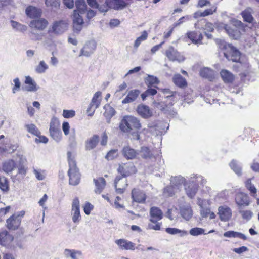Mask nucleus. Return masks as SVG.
Segmentation results:
<instances>
[{
    "mask_svg": "<svg viewBox=\"0 0 259 259\" xmlns=\"http://www.w3.org/2000/svg\"><path fill=\"white\" fill-rule=\"evenodd\" d=\"M140 92L138 90H132L128 92L126 97L122 101L123 104L135 101L139 96Z\"/></svg>",
    "mask_w": 259,
    "mask_h": 259,
    "instance_id": "bb28decb",
    "label": "nucleus"
},
{
    "mask_svg": "<svg viewBox=\"0 0 259 259\" xmlns=\"http://www.w3.org/2000/svg\"><path fill=\"white\" fill-rule=\"evenodd\" d=\"M26 169L24 167L21 166L20 167H18V173L16 176H14V177H13V176L11 175L12 178L13 179H16L18 180H21L22 178H23V177L26 175Z\"/></svg>",
    "mask_w": 259,
    "mask_h": 259,
    "instance_id": "6e6d98bb",
    "label": "nucleus"
},
{
    "mask_svg": "<svg viewBox=\"0 0 259 259\" xmlns=\"http://www.w3.org/2000/svg\"><path fill=\"white\" fill-rule=\"evenodd\" d=\"M75 115V111L73 110H63V116L66 118H69L74 117Z\"/></svg>",
    "mask_w": 259,
    "mask_h": 259,
    "instance_id": "e2e57ef3",
    "label": "nucleus"
},
{
    "mask_svg": "<svg viewBox=\"0 0 259 259\" xmlns=\"http://www.w3.org/2000/svg\"><path fill=\"white\" fill-rule=\"evenodd\" d=\"M105 4L109 8L115 10L122 9L126 6L124 0H106Z\"/></svg>",
    "mask_w": 259,
    "mask_h": 259,
    "instance_id": "aec40b11",
    "label": "nucleus"
},
{
    "mask_svg": "<svg viewBox=\"0 0 259 259\" xmlns=\"http://www.w3.org/2000/svg\"><path fill=\"white\" fill-rule=\"evenodd\" d=\"M13 240V237L8 234L7 231L0 233V245H6L10 243Z\"/></svg>",
    "mask_w": 259,
    "mask_h": 259,
    "instance_id": "7c9ffc66",
    "label": "nucleus"
},
{
    "mask_svg": "<svg viewBox=\"0 0 259 259\" xmlns=\"http://www.w3.org/2000/svg\"><path fill=\"white\" fill-rule=\"evenodd\" d=\"M220 74L222 79L226 83L232 82L234 79V75L227 70H222Z\"/></svg>",
    "mask_w": 259,
    "mask_h": 259,
    "instance_id": "c9c22d12",
    "label": "nucleus"
},
{
    "mask_svg": "<svg viewBox=\"0 0 259 259\" xmlns=\"http://www.w3.org/2000/svg\"><path fill=\"white\" fill-rule=\"evenodd\" d=\"M94 208V206L92 204H91L89 202H86L84 207H83V210L84 213L87 215H89L90 214L91 211L93 210Z\"/></svg>",
    "mask_w": 259,
    "mask_h": 259,
    "instance_id": "774afa93",
    "label": "nucleus"
},
{
    "mask_svg": "<svg viewBox=\"0 0 259 259\" xmlns=\"http://www.w3.org/2000/svg\"><path fill=\"white\" fill-rule=\"evenodd\" d=\"M64 254L67 258H71V259H78L81 256L80 251L73 249H66L64 250Z\"/></svg>",
    "mask_w": 259,
    "mask_h": 259,
    "instance_id": "f704fd0d",
    "label": "nucleus"
},
{
    "mask_svg": "<svg viewBox=\"0 0 259 259\" xmlns=\"http://www.w3.org/2000/svg\"><path fill=\"white\" fill-rule=\"evenodd\" d=\"M138 153L142 158L145 159H151L154 157L153 153L147 147H142Z\"/></svg>",
    "mask_w": 259,
    "mask_h": 259,
    "instance_id": "473e14b6",
    "label": "nucleus"
},
{
    "mask_svg": "<svg viewBox=\"0 0 259 259\" xmlns=\"http://www.w3.org/2000/svg\"><path fill=\"white\" fill-rule=\"evenodd\" d=\"M145 82L146 84L149 86H152L155 84H157L159 82L158 79L157 77L148 75L147 78L145 79Z\"/></svg>",
    "mask_w": 259,
    "mask_h": 259,
    "instance_id": "603ef678",
    "label": "nucleus"
},
{
    "mask_svg": "<svg viewBox=\"0 0 259 259\" xmlns=\"http://www.w3.org/2000/svg\"><path fill=\"white\" fill-rule=\"evenodd\" d=\"M116 192L122 194L124 192L127 186V180L123 177H117L114 181Z\"/></svg>",
    "mask_w": 259,
    "mask_h": 259,
    "instance_id": "ddd939ff",
    "label": "nucleus"
},
{
    "mask_svg": "<svg viewBox=\"0 0 259 259\" xmlns=\"http://www.w3.org/2000/svg\"><path fill=\"white\" fill-rule=\"evenodd\" d=\"M235 202L239 207L248 206L250 204V200L249 196L247 194L240 192L236 195Z\"/></svg>",
    "mask_w": 259,
    "mask_h": 259,
    "instance_id": "9b49d317",
    "label": "nucleus"
},
{
    "mask_svg": "<svg viewBox=\"0 0 259 259\" xmlns=\"http://www.w3.org/2000/svg\"><path fill=\"white\" fill-rule=\"evenodd\" d=\"M68 27V24L66 20L55 21L50 27L48 31L50 33L60 35L66 31Z\"/></svg>",
    "mask_w": 259,
    "mask_h": 259,
    "instance_id": "423d86ee",
    "label": "nucleus"
},
{
    "mask_svg": "<svg viewBox=\"0 0 259 259\" xmlns=\"http://www.w3.org/2000/svg\"><path fill=\"white\" fill-rule=\"evenodd\" d=\"M214 71L208 67L203 68L200 71L201 76L208 78L209 80H211L214 78Z\"/></svg>",
    "mask_w": 259,
    "mask_h": 259,
    "instance_id": "72a5a7b5",
    "label": "nucleus"
},
{
    "mask_svg": "<svg viewBox=\"0 0 259 259\" xmlns=\"http://www.w3.org/2000/svg\"><path fill=\"white\" fill-rule=\"evenodd\" d=\"M21 221L20 218L13 217V215H12L7 220V226L9 229L15 230L19 226Z\"/></svg>",
    "mask_w": 259,
    "mask_h": 259,
    "instance_id": "c85d7f7f",
    "label": "nucleus"
},
{
    "mask_svg": "<svg viewBox=\"0 0 259 259\" xmlns=\"http://www.w3.org/2000/svg\"><path fill=\"white\" fill-rule=\"evenodd\" d=\"M102 100V93L98 91L94 95L92 101L87 109V113L89 116L93 115L96 109L99 107Z\"/></svg>",
    "mask_w": 259,
    "mask_h": 259,
    "instance_id": "0eeeda50",
    "label": "nucleus"
},
{
    "mask_svg": "<svg viewBox=\"0 0 259 259\" xmlns=\"http://www.w3.org/2000/svg\"><path fill=\"white\" fill-rule=\"evenodd\" d=\"M127 88V84L125 82H123L120 85H119L116 92H115V96L116 97H118L120 95V92L124 90H125Z\"/></svg>",
    "mask_w": 259,
    "mask_h": 259,
    "instance_id": "338daca9",
    "label": "nucleus"
},
{
    "mask_svg": "<svg viewBox=\"0 0 259 259\" xmlns=\"http://www.w3.org/2000/svg\"><path fill=\"white\" fill-rule=\"evenodd\" d=\"M186 35L194 44L198 45L202 44L203 36L201 33L196 31H189L187 33Z\"/></svg>",
    "mask_w": 259,
    "mask_h": 259,
    "instance_id": "412c9836",
    "label": "nucleus"
},
{
    "mask_svg": "<svg viewBox=\"0 0 259 259\" xmlns=\"http://www.w3.org/2000/svg\"><path fill=\"white\" fill-rule=\"evenodd\" d=\"M137 112L139 115L144 118H148L152 116L153 113L150 108L145 105H140L137 107Z\"/></svg>",
    "mask_w": 259,
    "mask_h": 259,
    "instance_id": "4be33fe9",
    "label": "nucleus"
},
{
    "mask_svg": "<svg viewBox=\"0 0 259 259\" xmlns=\"http://www.w3.org/2000/svg\"><path fill=\"white\" fill-rule=\"evenodd\" d=\"M197 204L200 207V208L201 209V208L208 207L210 205V201L209 200L198 198V201H197Z\"/></svg>",
    "mask_w": 259,
    "mask_h": 259,
    "instance_id": "052dcab7",
    "label": "nucleus"
},
{
    "mask_svg": "<svg viewBox=\"0 0 259 259\" xmlns=\"http://www.w3.org/2000/svg\"><path fill=\"white\" fill-rule=\"evenodd\" d=\"M11 23L13 29L17 31L24 32L27 30V26L18 22L11 20Z\"/></svg>",
    "mask_w": 259,
    "mask_h": 259,
    "instance_id": "de8ad7c7",
    "label": "nucleus"
},
{
    "mask_svg": "<svg viewBox=\"0 0 259 259\" xmlns=\"http://www.w3.org/2000/svg\"><path fill=\"white\" fill-rule=\"evenodd\" d=\"M80 14L77 12V10H74L72 15L73 28L74 30L78 32L81 30L83 24V20Z\"/></svg>",
    "mask_w": 259,
    "mask_h": 259,
    "instance_id": "4468645a",
    "label": "nucleus"
},
{
    "mask_svg": "<svg viewBox=\"0 0 259 259\" xmlns=\"http://www.w3.org/2000/svg\"><path fill=\"white\" fill-rule=\"evenodd\" d=\"M223 27L231 38L234 39H238L240 38L241 33L236 27L232 28L227 24H224Z\"/></svg>",
    "mask_w": 259,
    "mask_h": 259,
    "instance_id": "5701e85b",
    "label": "nucleus"
},
{
    "mask_svg": "<svg viewBox=\"0 0 259 259\" xmlns=\"http://www.w3.org/2000/svg\"><path fill=\"white\" fill-rule=\"evenodd\" d=\"M122 154L126 159H133L137 158L139 153L129 146H124L122 150Z\"/></svg>",
    "mask_w": 259,
    "mask_h": 259,
    "instance_id": "f3484780",
    "label": "nucleus"
},
{
    "mask_svg": "<svg viewBox=\"0 0 259 259\" xmlns=\"http://www.w3.org/2000/svg\"><path fill=\"white\" fill-rule=\"evenodd\" d=\"M185 189L187 196L190 198H193L196 195L198 190V186L195 183L193 177H191L189 183L185 185Z\"/></svg>",
    "mask_w": 259,
    "mask_h": 259,
    "instance_id": "9d476101",
    "label": "nucleus"
},
{
    "mask_svg": "<svg viewBox=\"0 0 259 259\" xmlns=\"http://www.w3.org/2000/svg\"><path fill=\"white\" fill-rule=\"evenodd\" d=\"M45 4L47 6L58 8L60 6L59 0H46Z\"/></svg>",
    "mask_w": 259,
    "mask_h": 259,
    "instance_id": "680f3d73",
    "label": "nucleus"
},
{
    "mask_svg": "<svg viewBox=\"0 0 259 259\" xmlns=\"http://www.w3.org/2000/svg\"><path fill=\"white\" fill-rule=\"evenodd\" d=\"M41 10L33 7V28L39 30L45 29L48 25V21L40 17Z\"/></svg>",
    "mask_w": 259,
    "mask_h": 259,
    "instance_id": "20e7f679",
    "label": "nucleus"
},
{
    "mask_svg": "<svg viewBox=\"0 0 259 259\" xmlns=\"http://www.w3.org/2000/svg\"><path fill=\"white\" fill-rule=\"evenodd\" d=\"M218 215L221 221L227 222L232 218V211L228 206H221L218 208Z\"/></svg>",
    "mask_w": 259,
    "mask_h": 259,
    "instance_id": "1a4fd4ad",
    "label": "nucleus"
},
{
    "mask_svg": "<svg viewBox=\"0 0 259 259\" xmlns=\"http://www.w3.org/2000/svg\"><path fill=\"white\" fill-rule=\"evenodd\" d=\"M104 109H105L104 115L106 117L107 122L109 123L111 118L114 115L115 113V111L113 107H112L108 104L105 105L104 106Z\"/></svg>",
    "mask_w": 259,
    "mask_h": 259,
    "instance_id": "e433bc0d",
    "label": "nucleus"
},
{
    "mask_svg": "<svg viewBox=\"0 0 259 259\" xmlns=\"http://www.w3.org/2000/svg\"><path fill=\"white\" fill-rule=\"evenodd\" d=\"M37 131L35 130L34 126L33 125V134L37 136L35 138V141L36 143H47L48 142V139L45 136L37 135Z\"/></svg>",
    "mask_w": 259,
    "mask_h": 259,
    "instance_id": "13d9d810",
    "label": "nucleus"
},
{
    "mask_svg": "<svg viewBox=\"0 0 259 259\" xmlns=\"http://www.w3.org/2000/svg\"><path fill=\"white\" fill-rule=\"evenodd\" d=\"M0 189L4 192H6L9 190L8 180L4 177L0 178Z\"/></svg>",
    "mask_w": 259,
    "mask_h": 259,
    "instance_id": "4d7b16f0",
    "label": "nucleus"
},
{
    "mask_svg": "<svg viewBox=\"0 0 259 259\" xmlns=\"http://www.w3.org/2000/svg\"><path fill=\"white\" fill-rule=\"evenodd\" d=\"M99 141V137L96 135L89 138L85 142V147L87 150L94 149Z\"/></svg>",
    "mask_w": 259,
    "mask_h": 259,
    "instance_id": "2f4dec72",
    "label": "nucleus"
},
{
    "mask_svg": "<svg viewBox=\"0 0 259 259\" xmlns=\"http://www.w3.org/2000/svg\"><path fill=\"white\" fill-rule=\"evenodd\" d=\"M93 181L96 186L94 190L95 193L99 194L103 191L106 186V181L103 178L94 179Z\"/></svg>",
    "mask_w": 259,
    "mask_h": 259,
    "instance_id": "cd10ccee",
    "label": "nucleus"
},
{
    "mask_svg": "<svg viewBox=\"0 0 259 259\" xmlns=\"http://www.w3.org/2000/svg\"><path fill=\"white\" fill-rule=\"evenodd\" d=\"M185 179L182 176H177L173 177L171 180V185L166 187L164 189V194L167 196H172L174 192H169V189H173L175 188L177 190H180L182 188V185L185 183Z\"/></svg>",
    "mask_w": 259,
    "mask_h": 259,
    "instance_id": "39448f33",
    "label": "nucleus"
},
{
    "mask_svg": "<svg viewBox=\"0 0 259 259\" xmlns=\"http://www.w3.org/2000/svg\"><path fill=\"white\" fill-rule=\"evenodd\" d=\"M72 220L74 223L79 222L81 219L80 212V203L78 198H75L73 200L71 207Z\"/></svg>",
    "mask_w": 259,
    "mask_h": 259,
    "instance_id": "6e6552de",
    "label": "nucleus"
},
{
    "mask_svg": "<svg viewBox=\"0 0 259 259\" xmlns=\"http://www.w3.org/2000/svg\"><path fill=\"white\" fill-rule=\"evenodd\" d=\"M148 37V33L146 31H144L142 32L140 36L138 37L135 41L134 47L137 49L140 45L141 42L147 39Z\"/></svg>",
    "mask_w": 259,
    "mask_h": 259,
    "instance_id": "09e8293b",
    "label": "nucleus"
},
{
    "mask_svg": "<svg viewBox=\"0 0 259 259\" xmlns=\"http://www.w3.org/2000/svg\"><path fill=\"white\" fill-rule=\"evenodd\" d=\"M96 48V44L95 41H91L87 42L84 47L82 49L80 52L79 56H85L86 57L89 56L95 51Z\"/></svg>",
    "mask_w": 259,
    "mask_h": 259,
    "instance_id": "6ab92c4d",
    "label": "nucleus"
},
{
    "mask_svg": "<svg viewBox=\"0 0 259 259\" xmlns=\"http://www.w3.org/2000/svg\"><path fill=\"white\" fill-rule=\"evenodd\" d=\"M75 6L76 9L80 14L84 13L87 9V5L84 0H76Z\"/></svg>",
    "mask_w": 259,
    "mask_h": 259,
    "instance_id": "a18cd8bd",
    "label": "nucleus"
},
{
    "mask_svg": "<svg viewBox=\"0 0 259 259\" xmlns=\"http://www.w3.org/2000/svg\"><path fill=\"white\" fill-rule=\"evenodd\" d=\"M118 171L122 175V177L125 178V177L135 173L136 172V168L132 164L130 165L124 164L119 165Z\"/></svg>",
    "mask_w": 259,
    "mask_h": 259,
    "instance_id": "a211bd4d",
    "label": "nucleus"
},
{
    "mask_svg": "<svg viewBox=\"0 0 259 259\" xmlns=\"http://www.w3.org/2000/svg\"><path fill=\"white\" fill-rule=\"evenodd\" d=\"M165 55L170 61L182 62L184 58L174 47H169L165 51Z\"/></svg>",
    "mask_w": 259,
    "mask_h": 259,
    "instance_id": "f8f14e48",
    "label": "nucleus"
},
{
    "mask_svg": "<svg viewBox=\"0 0 259 259\" xmlns=\"http://www.w3.org/2000/svg\"><path fill=\"white\" fill-rule=\"evenodd\" d=\"M252 10L250 8H247L242 12V16L246 22L251 23L253 20L251 15Z\"/></svg>",
    "mask_w": 259,
    "mask_h": 259,
    "instance_id": "a19ab883",
    "label": "nucleus"
},
{
    "mask_svg": "<svg viewBox=\"0 0 259 259\" xmlns=\"http://www.w3.org/2000/svg\"><path fill=\"white\" fill-rule=\"evenodd\" d=\"M59 129L60 128L58 119L55 117H52L50 123L49 132Z\"/></svg>",
    "mask_w": 259,
    "mask_h": 259,
    "instance_id": "8fccbe9b",
    "label": "nucleus"
},
{
    "mask_svg": "<svg viewBox=\"0 0 259 259\" xmlns=\"http://www.w3.org/2000/svg\"><path fill=\"white\" fill-rule=\"evenodd\" d=\"M175 101V95L174 94H172L170 95H167L165 98V100L164 101L160 103L154 102V104L155 107L162 110H164L165 107L171 106L173 105L174 102Z\"/></svg>",
    "mask_w": 259,
    "mask_h": 259,
    "instance_id": "2eb2a0df",
    "label": "nucleus"
},
{
    "mask_svg": "<svg viewBox=\"0 0 259 259\" xmlns=\"http://www.w3.org/2000/svg\"><path fill=\"white\" fill-rule=\"evenodd\" d=\"M48 69L49 66L48 64L44 61H41L36 66L35 70L37 73L42 74L45 73Z\"/></svg>",
    "mask_w": 259,
    "mask_h": 259,
    "instance_id": "79ce46f5",
    "label": "nucleus"
},
{
    "mask_svg": "<svg viewBox=\"0 0 259 259\" xmlns=\"http://www.w3.org/2000/svg\"><path fill=\"white\" fill-rule=\"evenodd\" d=\"M16 168V164L13 160H8L4 162L2 166L3 170L8 174L12 173Z\"/></svg>",
    "mask_w": 259,
    "mask_h": 259,
    "instance_id": "c756f323",
    "label": "nucleus"
},
{
    "mask_svg": "<svg viewBox=\"0 0 259 259\" xmlns=\"http://www.w3.org/2000/svg\"><path fill=\"white\" fill-rule=\"evenodd\" d=\"M115 243L122 250H134L136 248L134 243L124 239H117L115 241Z\"/></svg>",
    "mask_w": 259,
    "mask_h": 259,
    "instance_id": "dca6fc26",
    "label": "nucleus"
},
{
    "mask_svg": "<svg viewBox=\"0 0 259 259\" xmlns=\"http://www.w3.org/2000/svg\"><path fill=\"white\" fill-rule=\"evenodd\" d=\"M33 174L38 180L42 181L45 179L47 172L45 169L37 168L33 169Z\"/></svg>",
    "mask_w": 259,
    "mask_h": 259,
    "instance_id": "c03bdc74",
    "label": "nucleus"
},
{
    "mask_svg": "<svg viewBox=\"0 0 259 259\" xmlns=\"http://www.w3.org/2000/svg\"><path fill=\"white\" fill-rule=\"evenodd\" d=\"M67 158L69 167L68 171L69 184L72 185H77L80 182V175L76 166L74 155L71 152H68Z\"/></svg>",
    "mask_w": 259,
    "mask_h": 259,
    "instance_id": "f03ea898",
    "label": "nucleus"
},
{
    "mask_svg": "<svg viewBox=\"0 0 259 259\" xmlns=\"http://www.w3.org/2000/svg\"><path fill=\"white\" fill-rule=\"evenodd\" d=\"M22 90L23 91H32V78L30 76H26L24 83L22 86Z\"/></svg>",
    "mask_w": 259,
    "mask_h": 259,
    "instance_id": "ea45409f",
    "label": "nucleus"
},
{
    "mask_svg": "<svg viewBox=\"0 0 259 259\" xmlns=\"http://www.w3.org/2000/svg\"><path fill=\"white\" fill-rule=\"evenodd\" d=\"M141 127L139 120L133 116H125L119 124L120 130L125 133L131 134L132 138L138 140L140 134L138 130Z\"/></svg>",
    "mask_w": 259,
    "mask_h": 259,
    "instance_id": "f257e3e1",
    "label": "nucleus"
},
{
    "mask_svg": "<svg viewBox=\"0 0 259 259\" xmlns=\"http://www.w3.org/2000/svg\"><path fill=\"white\" fill-rule=\"evenodd\" d=\"M245 186L247 189L250 191L251 195L254 197L256 198L257 196V189L251 183V179H248L245 182Z\"/></svg>",
    "mask_w": 259,
    "mask_h": 259,
    "instance_id": "49530a36",
    "label": "nucleus"
},
{
    "mask_svg": "<svg viewBox=\"0 0 259 259\" xmlns=\"http://www.w3.org/2000/svg\"><path fill=\"white\" fill-rule=\"evenodd\" d=\"M239 212L242 218L246 221L250 220L253 216V212L250 210H240Z\"/></svg>",
    "mask_w": 259,
    "mask_h": 259,
    "instance_id": "5fc2aeb1",
    "label": "nucleus"
},
{
    "mask_svg": "<svg viewBox=\"0 0 259 259\" xmlns=\"http://www.w3.org/2000/svg\"><path fill=\"white\" fill-rule=\"evenodd\" d=\"M117 150H111L106 155V158L108 160L113 159L114 158L117 156Z\"/></svg>",
    "mask_w": 259,
    "mask_h": 259,
    "instance_id": "69168bd1",
    "label": "nucleus"
},
{
    "mask_svg": "<svg viewBox=\"0 0 259 259\" xmlns=\"http://www.w3.org/2000/svg\"><path fill=\"white\" fill-rule=\"evenodd\" d=\"M173 80L176 85L180 87H184L187 85V82L180 74H176L173 78Z\"/></svg>",
    "mask_w": 259,
    "mask_h": 259,
    "instance_id": "37998d69",
    "label": "nucleus"
},
{
    "mask_svg": "<svg viewBox=\"0 0 259 259\" xmlns=\"http://www.w3.org/2000/svg\"><path fill=\"white\" fill-rule=\"evenodd\" d=\"M230 166L233 171L238 176H240L242 174L241 165L237 161L233 160L230 163Z\"/></svg>",
    "mask_w": 259,
    "mask_h": 259,
    "instance_id": "58836bf2",
    "label": "nucleus"
},
{
    "mask_svg": "<svg viewBox=\"0 0 259 259\" xmlns=\"http://www.w3.org/2000/svg\"><path fill=\"white\" fill-rule=\"evenodd\" d=\"M189 233L191 235L197 236L202 234H206L205 230L201 228L195 227L190 229Z\"/></svg>",
    "mask_w": 259,
    "mask_h": 259,
    "instance_id": "864d4df0",
    "label": "nucleus"
},
{
    "mask_svg": "<svg viewBox=\"0 0 259 259\" xmlns=\"http://www.w3.org/2000/svg\"><path fill=\"white\" fill-rule=\"evenodd\" d=\"M150 221L152 223H157L162 218L163 213L161 210L156 207H153L150 209Z\"/></svg>",
    "mask_w": 259,
    "mask_h": 259,
    "instance_id": "393cba45",
    "label": "nucleus"
},
{
    "mask_svg": "<svg viewBox=\"0 0 259 259\" xmlns=\"http://www.w3.org/2000/svg\"><path fill=\"white\" fill-rule=\"evenodd\" d=\"M217 7L213 6L210 9H206L203 12H202V14L201 16L202 17H205L208 15H210L213 14L214 12H216Z\"/></svg>",
    "mask_w": 259,
    "mask_h": 259,
    "instance_id": "0e129e2a",
    "label": "nucleus"
},
{
    "mask_svg": "<svg viewBox=\"0 0 259 259\" xmlns=\"http://www.w3.org/2000/svg\"><path fill=\"white\" fill-rule=\"evenodd\" d=\"M132 197L133 200L136 202L143 203L146 199V195L138 189H134L132 191Z\"/></svg>",
    "mask_w": 259,
    "mask_h": 259,
    "instance_id": "b1692460",
    "label": "nucleus"
},
{
    "mask_svg": "<svg viewBox=\"0 0 259 259\" xmlns=\"http://www.w3.org/2000/svg\"><path fill=\"white\" fill-rule=\"evenodd\" d=\"M165 231L171 235L179 234L180 237L185 236L188 235L187 231L184 230H180L175 228H167Z\"/></svg>",
    "mask_w": 259,
    "mask_h": 259,
    "instance_id": "4c0bfd02",
    "label": "nucleus"
},
{
    "mask_svg": "<svg viewBox=\"0 0 259 259\" xmlns=\"http://www.w3.org/2000/svg\"><path fill=\"white\" fill-rule=\"evenodd\" d=\"M191 177H193V179L194 180L195 183L197 184V186L198 184L203 185L206 184V180L200 175L193 174Z\"/></svg>",
    "mask_w": 259,
    "mask_h": 259,
    "instance_id": "bf43d9fd",
    "label": "nucleus"
},
{
    "mask_svg": "<svg viewBox=\"0 0 259 259\" xmlns=\"http://www.w3.org/2000/svg\"><path fill=\"white\" fill-rule=\"evenodd\" d=\"M49 133L52 138L57 142L62 139V133L60 129L50 131Z\"/></svg>",
    "mask_w": 259,
    "mask_h": 259,
    "instance_id": "3c124183",
    "label": "nucleus"
},
{
    "mask_svg": "<svg viewBox=\"0 0 259 259\" xmlns=\"http://www.w3.org/2000/svg\"><path fill=\"white\" fill-rule=\"evenodd\" d=\"M181 216L186 220H189L192 217L193 211L189 204H186L180 207Z\"/></svg>",
    "mask_w": 259,
    "mask_h": 259,
    "instance_id": "a878e982",
    "label": "nucleus"
},
{
    "mask_svg": "<svg viewBox=\"0 0 259 259\" xmlns=\"http://www.w3.org/2000/svg\"><path fill=\"white\" fill-rule=\"evenodd\" d=\"M216 43L219 48L225 50L224 54L228 60L233 62H238L240 60V52L230 44H227L224 40L217 39Z\"/></svg>",
    "mask_w": 259,
    "mask_h": 259,
    "instance_id": "7ed1b4c3",
    "label": "nucleus"
}]
</instances>
